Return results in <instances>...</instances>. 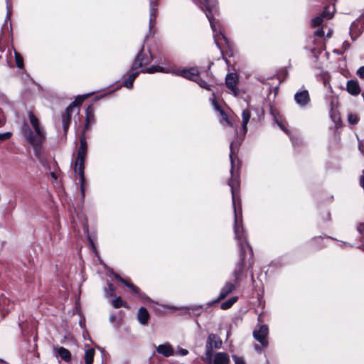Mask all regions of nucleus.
<instances>
[{"mask_svg":"<svg viewBox=\"0 0 364 364\" xmlns=\"http://www.w3.org/2000/svg\"><path fill=\"white\" fill-rule=\"evenodd\" d=\"M233 144H230V161H231V179L229 181V186L231 188L232 191V203L234 205V212H235V226L234 231L235 235V238L237 240L241 254L243 255L244 252L250 249V246L247 242L246 235L244 232L242 223V213L241 210L239 212L236 208V193L237 188L240 186V181L237 173H235V159L233 157L234 151L232 149Z\"/></svg>","mask_w":364,"mask_h":364,"instance_id":"1","label":"nucleus"},{"mask_svg":"<svg viewBox=\"0 0 364 364\" xmlns=\"http://www.w3.org/2000/svg\"><path fill=\"white\" fill-rule=\"evenodd\" d=\"M28 117L31 124L35 130V134L27 125L23 127V134L28 142L33 146L36 154L38 156L41 144L46 139V132L41 127L39 120L31 112L28 113Z\"/></svg>","mask_w":364,"mask_h":364,"instance_id":"2","label":"nucleus"},{"mask_svg":"<svg viewBox=\"0 0 364 364\" xmlns=\"http://www.w3.org/2000/svg\"><path fill=\"white\" fill-rule=\"evenodd\" d=\"M205 4L206 9L208 12H206V16L209 20L210 26L212 28L213 32L214 41L218 46V48L221 50L222 49V43L223 40L226 45H228V40L223 34L221 26L218 20L213 18L210 11L215 8L216 5V0H204Z\"/></svg>","mask_w":364,"mask_h":364,"instance_id":"3","label":"nucleus"},{"mask_svg":"<svg viewBox=\"0 0 364 364\" xmlns=\"http://www.w3.org/2000/svg\"><path fill=\"white\" fill-rule=\"evenodd\" d=\"M151 62V58L147 55L139 53L132 65L133 70L141 68L142 72L153 73L155 72H164L163 68L160 66H153L146 69H144L143 66L146 65Z\"/></svg>","mask_w":364,"mask_h":364,"instance_id":"4","label":"nucleus"},{"mask_svg":"<svg viewBox=\"0 0 364 364\" xmlns=\"http://www.w3.org/2000/svg\"><path fill=\"white\" fill-rule=\"evenodd\" d=\"M204 361L208 364H230L229 355L225 352L205 353Z\"/></svg>","mask_w":364,"mask_h":364,"instance_id":"5","label":"nucleus"},{"mask_svg":"<svg viewBox=\"0 0 364 364\" xmlns=\"http://www.w3.org/2000/svg\"><path fill=\"white\" fill-rule=\"evenodd\" d=\"M335 10L333 5L327 6L322 14L312 19L313 26H319L324 20H329L333 18Z\"/></svg>","mask_w":364,"mask_h":364,"instance_id":"6","label":"nucleus"},{"mask_svg":"<svg viewBox=\"0 0 364 364\" xmlns=\"http://www.w3.org/2000/svg\"><path fill=\"white\" fill-rule=\"evenodd\" d=\"M239 82L238 75L236 73H229L226 75L225 85L231 91L234 96L237 97L240 95V91L237 88V85Z\"/></svg>","mask_w":364,"mask_h":364,"instance_id":"7","label":"nucleus"},{"mask_svg":"<svg viewBox=\"0 0 364 364\" xmlns=\"http://www.w3.org/2000/svg\"><path fill=\"white\" fill-rule=\"evenodd\" d=\"M221 346V339L217 335L210 333L206 341L205 353L213 352V349H219Z\"/></svg>","mask_w":364,"mask_h":364,"instance_id":"8","label":"nucleus"},{"mask_svg":"<svg viewBox=\"0 0 364 364\" xmlns=\"http://www.w3.org/2000/svg\"><path fill=\"white\" fill-rule=\"evenodd\" d=\"M268 327L266 325L260 326L259 329H255L253 332L255 338L264 347L268 346L267 336Z\"/></svg>","mask_w":364,"mask_h":364,"instance_id":"9","label":"nucleus"},{"mask_svg":"<svg viewBox=\"0 0 364 364\" xmlns=\"http://www.w3.org/2000/svg\"><path fill=\"white\" fill-rule=\"evenodd\" d=\"M173 73L191 80H197L199 70L197 68H191L188 69L176 70Z\"/></svg>","mask_w":364,"mask_h":364,"instance_id":"10","label":"nucleus"},{"mask_svg":"<svg viewBox=\"0 0 364 364\" xmlns=\"http://www.w3.org/2000/svg\"><path fill=\"white\" fill-rule=\"evenodd\" d=\"M364 30V22L361 21H355L352 23L350 27V35L351 38L355 40Z\"/></svg>","mask_w":364,"mask_h":364,"instance_id":"11","label":"nucleus"},{"mask_svg":"<svg viewBox=\"0 0 364 364\" xmlns=\"http://www.w3.org/2000/svg\"><path fill=\"white\" fill-rule=\"evenodd\" d=\"M80 146L79 147L78 151H77V156L76 161H83L85 162V156L87 154V142L85 136V132H82L81 136H80Z\"/></svg>","mask_w":364,"mask_h":364,"instance_id":"12","label":"nucleus"},{"mask_svg":"<svg viewBox=\"0 0 364 364\" xmlns=\"http://www.w3.org/2000/svg\"><path fill=\"white\" fill-rule=\"evenodd\" d=\"M296 102L300 106L308 105L310 101V97L307 90L297 92L294 95Z\"/></svg>","mask_w":364,"mask_h":364,"instance_id":"13","label":"nucleus"},{"mask_svg":"<svg viewBox=\"0 0 364 364\" xmlns=\"http://www.w3.org/2000/svg\"><path fill=\"white\" fill-rule=\"evenodd\" d=\"M84 163L83 161H75V172L80 176V180L81 183V192L84 194V187L83 184L85 182V176H84Z\"/></svg>","mask_w":364,"mask_h":364,"instance_id":"14","label":"nucleus"},{"mask_svg":"<svg viewBox=\"0 0 364 364\" xmlns=\"http://www.w3.org/2000/svg\"><path fill=\"white\" fill-rule=\"evenodd\" d=\"M115 278L117 279L120 282L123 283L124 285H126L128 288H129V289L131 290V291L137 295L140 298H143V296L144 294L140 292V290L139 289L135 286L134 284L127 282V280L122 279L120 276H119L118 274H115L114 275Z\"/></svg>","mask_w":364,"mask_h":364,"instance_id":"15","label":"nucleus"},{"mask_svg":"<svg viewBox=\"0 0 364 364\" xmlns=\"http://www.w3.org/2000/svg\"><path fill=\"white\" fill-rule=\"evenodd\" d=\"M75 106V103H71L66 109L65 114L63 116V126L65 131L69 127L70 122V115L74 107Z\"/></svg>","mask_w":364,"mask_h":364,"instance_id":"16","label":"nucleus"},{"mask_svg":"<svg viewBox=\"0 0 364 364\" xmlns=\"http://www.w3.org/2000/svg\"><path fill=\"white\" fill-rule=\"evenodd\" d=\"M156 351L165 357H169L173 353V350L171 346L168 343L158 346Z\"/></svg>","mask_w":364,"mask_h":364,"instance_id":"17","label":"nucleus"},{"mask_svg":"<svg viewBox=\"0 0 364 364\" xmlns=\"http://www.w3.org/2000/svg\"><path fill=\"white\" fill-rule=\"evenodd\" d=\"M235 289V285L232 283L227 282L224 287L221 289L220 293L216 301L225 299L230 293H231Z\"/></svg>","mask_w":364,"mask_h":364,"instance_id":"18","label":"nucleus"},{"mask_svg":"<svg viewBox=\"0 0 364 364\" xmlns=\"http://www.w3.org/2000/svg\"><path fill=\"white\" fill-rule=\"evenodd\" d=\"M157 10H158V3L156 1L151 0V1H150V8H149L150 27L152 26L153 22L156 18Z\"/></svg>","mask_w":364,"mask_h":364,"instance_id":"19","label":"nucleus"},{"mask_svg":"<svg viewBox=\"0 0 364 364\" xmlns=\"http://www.w3.org/2000/svg\"><path fill=\"white\" fill-rule=\"evenodd\" d=\"M54 350L58 356L60 357L65 362H69L71 360V353L68 349L63 347H59L54 348Z\"/></svg>","mask_w":364,"mask_h":364,"instance_id":"20","label":"nucleus"},{"mask_svg":"<svg viewBox=\"0 0 364 364\" xmlns=\"http://www.w3.org/2000/svg\"><path fill=\"white\" fill-rule=\"evenodd\" d=\"M347 90L350 94L353 95H358L360 92L358 82L355 80H349L347 82Z\"/></svg>","mask_w":364,"mask_h":364,"instance_id":"21","label":"nucleus"},{"mask_svg":"<svg viewBox=\"0 0 364 364\" xmlns=\"http://www.w3.org/2000/svg\"><path fill=\"white\" fill-rule=\"evenodd\" d=\"M149 318V314L147 310L144 307L140 308L137 314V319L139 322L142 325H145L147 323Z\"/></svg>","mask_w":364,"mask_h":364,"instance_id":"22","label":"nucleus"},{"mask_svg":"<svg viewBox=\"0 0 364 364\" xmlns=\"http://www.w3.org/2000/svg\"><path fill=\"white\" fill-rule=\"evenodd\" d=\"M95 121V116L92 109L89 107L86 109V120L85 124V129L83 132H85L86 129H87L90 124H93Z\"/></svg>","mask_w":364,"mask_h":364,"instance_id":"23","label":"nucleus"},{"mask_svg":"<svg viewBox=\"0 0 364 364\" xmlns=\"http://www.w3.org/2000/svg\"><path fill=\"white\" fill-rule=\"evenodd\" d=\"M251 117V113L248 109L243 110L242 113V132L243 134L245 135L247 131V124L249 122V120Z\"/></svg>","mask_w":364,"mask_h":364,"instance_id":"24","label":"nucleus"},{"mask_svg":"<svg viewBox=\"0 0 364 364\" xmlns=\"http://www.w3.org/2000/svg\"><path fill=\"white\" fill-rule=\"evenodd\" d=\"M136 70H133L132 68L131 73L129 75L128 78L124 81V85L127 88H132L133 85V82L136 77V76L139 74L138 71H136Z\"/></svg>","mask_w":364,"mask_h":364,"instance_id":"25","label":"nucleus"},{"mask_svg":"<svg viewBox=\"0 0 364 364\" xmlns=\"http://www.w3.org/2000/svg\"><path fill=\"white\" fill-rule=\"evenodd\" d=\"M95 350L92 348H88L85 352V364H92Z\"/></svg>","mask_w":364,"mask_h":364,"instance_id":"26","label":"nucleus"},{"mask_svg":"<svg viewBox=\"0 0 364 364\" xmlns=\"http://www.w3.org/2000/svg\"><path fill=\"white\" fill-rule=\"evenodd\" d=\"M213 105L215 107V108L218 110L220 113V116H221V118L220 119V123L223 124H228V125H230L232 126V124L231 122L229 121L226 114L222 110L220 109L218 105L215 102V100H213Z\"/></svg>","mask_w":364,"mask_h":364,"instance_id":"27","label":"nucleus"},{"mask_svg":"<svg viewBox=\"0 0 364 364\" xmlns=\"http://www.w3.org/2000/svg\"><path fill=\"white\" fill-rule=\"evenodd\" d=\"M237 301V296H233L230 298L229 300L221 304L222 309H230L236 301Z\"/></svg>","mask_w":364,"mask_h":364,"instance_id":"28","label":"nucleus"},{"mask_svg":"<svg viewBox=\"0 0 364 364\" xmlns=\"http://www.w3.org/2000/svg\"><path fill=\"white\" fill-rule=\"evenodd\" d=\"M243 259H244L243 257L241 258V259H240L241 261H240L237 268L235 270L234 274H233L236 282L239 279L240 274L242 271Z\"/></svg>","mask_w":364,"mask_h":364,"instance_id":"29","label":"nucleus"},{"mask_svg":"<svg viewBox=\"0 0 364 364\" xmlns=\"http://www.w3.org/2000/svg\"><path fill=\"white\" fill-rule=\"evenodd\" d=\"M15 58L17 67L22 68L23 67V61L21 55L18 53L15 52Z\"/></svg>","mask_w":364,"mask_h":364,"instance_id":"30","label":"nucleus"},{"mask_svg":"<svg viewBox=\"0 0 364 364\" xmlns=\"http://www.w3.org/2000/svg\"><path fill=\"white\" fill-rule=\"evenodd\" d=\"M112 305L115 308H119L120 306H125V303L123 301V300L121 299V297H118L116 299L112 301Z\"/></svg>","mask_w":364,"mask_h":364,"instance_id":"31","label":"nucleus"},{"mask_svg":"<svg viewBox=\"0 0 364 364\" xmlns=\"http://www.w3.org/2000/svg\"><path fill=\"white\" fill-rule=\"evenodd\" d=\"M87 96L88 95H80V96L77 97L75 100L72 102V103H75V106L74 107V108L75 107H77V105H80L81 103H82V102L87 98Z\"/></svg>","mask_w":364,"mask_h":364,"instance_id":"32","label":"nucleus"},{"mask_svg":"<svg viewBox=\"0 0 364 364\" xmlns=\"http://www.w3.org/2000/svg\"><path fill=\"white\" fill-rule=\"evenodd\" d=\"M348 122L351 124H355L358 123V116L355 114H350L348 115Z\"/></svg>","mask_w":364,"mask_h":364,"instance_id":"33","label":"nucleus"},{"mask_svg":"<svg viewBox=\"0 0 364 364\" xmlns=\"http://www.w3.org/2000/svg\"><path fill=\"white\" fill-rule=\"evenodd\" d=\"M232 359L235 361V364H245L244 359L241 357H238L237 355H232Z\"/></svg>","mask_w":364,"mask_h":364,"instance_id":"34","label":"nucleus"},{"mask_svg":"<svg viewBox=\"0 0 364 364\" xmlns=\"http://www.w3.org/2000/svg\"><path fill=\"white\" fill-rule=\"evenodd\" d=\"M196 81L198 82V84L201 87H205V88L207 87V85H208L207 82L202 79H199L198 75H197V80H196Z\"/></svg>","mask_w":364,"mask_h":364,"instance_id":"35","label":"nucleus"},{"mask_svg":"<svg viewBox=\"0 0 364 364\" xmlns=\"http://www.w3.org/2000/svg\"><path fill=\"white\" fill-rule=\"evenodd\" d=\"M11 134L10 132L0 134V140L8 139L11 136Z\"/></svg>","mask_w":364,"mask_h":364,"instance_id":"36","label":"nucleus"},{"mask_svg":"<svg viewBox=\"0 0 364 364\" xmlns=\"http://www.w3.org/2000/svg\"><path fill=\"white\" fill-rule=\"evenodd\" d=\"M358 75L361 77L364 78V66L360 67L358 71H357Z\"/></svg>","mask_w":364,"mask_h":364,"instance_id":"37","label":"nucleus"},{"mask_svg":"<svg viewBox=\"0 0 364 364\" xmlns=\"http://www.w3.org/2000/svg\"><path fill=\"white\" fill-rule=\"evenodd\" d=\"M315 35L319 37H323L324 36V31L322 28H319L315 32Z\"/></svg>","mask_w":364,"mask_h":364,"instance_id":"38","label":"nucleus"},{"mask_svg":"<svg viewBox=\"0 0 364 364\" xmlns=\"http://www.w3.org/2000/svg\"><path fill=\"white\" fill-rule=\"evenodd\" d=\"M276 122L277 123L278 126L286 133H287V129H285L284 126L283 125V124L279 122L277 119H275Z\"/></svg>","mask_w":364,"mask_h":364,"instance_id":"39","label":"nucleus"},{"mask_svg":"<svg viewBox=\"0 0 364 364\" xmlns=\"http://www.w3.org/2000/svg\"><path fill=\"white\" fill-rule=\"evenodd\" d=\"M178 353L181 355H186L188 353V351L186 349H180L178 350Z\"/></svg>","mask_w":364,"mask_h":364,"instance_id":"40","label":"nucleus"},{"mask_svg":"<svg viewBox=\"0 0 364 364\" xmlns=\"http://www.w3.org/2000/svg\"><path fill=\"white\" fill-rule=\"evenodd\" d=\"M88 239H89L90 244V245H91L92 250L95 252H97V250H96V247H95V245H94V243H93L92 240L90 239V237H88Z\"/></svg>","mask_w":364,"mask_h":364,"instance_id":"41","label":"nucleus"},{"mask_svg":"<svg viewBox=\"0 0 364 364\" xmlns=\"http://www.w3.org/2000/svg\"><path fill=\"white\" fill-rule=\"evenodd\" d=\"M109 291H110V294L113 295L114 291V286L112 284H109Z\"/></svg>","mask_w":364,"mask_h":364,"instance_id":"42","label":"nucleus"},{"mask_svg":"<svg viewBox=\"0 0 364 364\" xmlns=\"http://www.w3.org/2000/svg\"><path fill=\"white\" fill-rule=\"evenodd\" d=\"M168 309L176 310L178 309L176 307L174 306H169Z\"/></svg>","mask_w":364,"mask_h":364,"instance_id":"43","label":"nucleus"},{"mask_svg":"<svg viewBox=\"0 0 364 364\" xmlns=\"http://www.w3.org/2000/svg\"><path fill=\"white\" fill-rule=\"evenodd\" d=\"M255 349L257 350H260V348L258 346H255Z\"/></svg>","mask_w":364,"mask_h":364,"instance_id":"44","label":"nucleus"}]
</instances>
